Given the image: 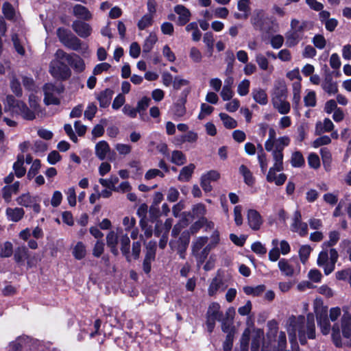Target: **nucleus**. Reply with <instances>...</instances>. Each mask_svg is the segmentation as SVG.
<instances>
[{"mask_svg":"<svg viewBox=\"0 0 351 351\" xmlns=\"http://www.w3.org/2000/svg\"><path fill=\"white\" fill-rule=\"evenodd\" d=\"M38 100L37 96L33 93L30 94L29 96V109L24 102L16 100L12 95H8L6 97L5 106H8L13 113L21 115L23 119L33 120L36 118V113L38 112Z\"/></svg>","mask_w":351,"mask_h":351,"instance_id":"nucleus-1","label":"nucleus"},{"mask_svg":"<svg viewBox=\"0 0 351 351\" xmlns=\"http://www.w3.org/2000/svg\"><path fill=\"white\" fill-rule=\"evenodd\" d=\"M342 337L346 340L345 343L351 344V315L348 312L344 313L341 319V330L338 324H335L332 327V337L336 346L341 347L343 345Z\"/></svg>","mask_w":351,"mask_h":351,"instance_id":"nucleus-2","label":"nucleus"},{"mask_svg":"<svg viewBox=\"0 0 351 351\" xmlns=\"http://www.w3.org/2000/svg\"><path fill=\"white\" fill-rule=\"evenodd\" d=\"M304 322V316H299L298 317L292 316L289 319V325L287 328V331L291 343L295 341L296 331L298 330L300 343L303 345L306 343V334L304 326H303Z\"/></svg>","mask_w":351,"mask_h":351,"instance_id":"nucleus-3","label":"nucleus"},{"mask_svg":"<svg viewBox=\"0 0 351 351\" xmlns=\"http://www.w3.org/2000/svg\"><path fill=\"white\" fill-rule=\"evenodd\" d=\"M338 256V253L334 248H331L329 252L323 250L319 254L317 263L318 266L324 268L325 274L328 275L335 269Z\"/></svg>","mask_w":351,"mask_h":351,"instance_id":"nucleus-4","label":"nucleus"},{"mask_svg":"<svg viewBox=\"0 0 351 351\" xmlns=\"http://www.w3.org/2000/svg\"><path fill=\"white\" fill-rule=\"evenodd\" d=\"M220 304L217 302H212L208 308L206 313V326L209 332H212L215 326V321H221L223 316L220 311Z\"/></svg>","mask_w":351,"mask_h":351,"instance_id":"nucleus-5","label":"nucleus"},{"mask_svg":"<svg viewBox=\"0 0 351 351\" xmlns=\"http://www.w3.org/2000/svg\"><path fill=\"white\" fill-rule=\"evenodd\" d=\"M49 72L55 78L62 80L69 78L71 75V69L65 63L56 60L51 62Z\"/></svg>","mask_w":351,"mask_h":351,"instance_id":"nucleus-6","label":"nucleus"},{"mask_svg":"<svg viewBox=\"0 0 351 351\" xmlns=\"http://www.w3.org/2000/svg\"><path fill=\"white\" fill-rule=\"evenodd\" d=\"M19 206L31 208L36 214L40 212V199L37 196L31 195L29 193H23L16 198Z\"/></svg>","mask_w":351,"mask_h":351,"instance_id":"nucleus-7","label":"nucleus"},{"mask_svg":"<svg viewBox=\"0 0 351 351\" xmlns=\"http://www.w3.org/2000/svg\"><path fill=\"white\" fill-rule=\"evenodd\" d=\"M228 285L226 280L223 279L222 276L218 273L215 277H214L208 287V295L210 297L216 296L218 293L223 292Z\"/></svg>","mask_w":351,"mask_h":351,"instance_id":"nucleus-8","label":"nucleus"},{"mask_svg":"<svg viewBox=\"0 0 351 351\" xmlns=\"http://www.w3.org/2000/svg\"><path fill=\"white\" fill-rule=\"evenodd\" d=\"M291 230L302 237L306 236L308 234V225L302 221V215L298 210H295L293 213Z\"/></svg>","mask_w":351,"mask_h":351,"instance_id":"nucleus-9","label":"nucleus"},{"mask_svg":"<svg viewBox=\"0 0 351 351\" xmlns=\"http://www.w3.org/2000/svg\"><path fill=\"white\" fill-rule=\"evenodd\" d=\"M62 88L55 86L52 84H47L44 86L45 99L44 101L47 105L60 104L59 99L56 97L57 94L60 93Z\"/></svg>","mask_w":351,"mask_h":351,"instance_id":"nucleus-10","label":"nucleus"},{"mask_svg":"<svg viewBox=\"0 0 351 351\" xmlns=\"http://www.w3.org/2000/svg\"><path fill=\"white\" fill-rule=\"evenodd\" d=\"M269 20L265 11L262 9H256L251 19L252 24L256 29L262 30L265 28V24Z\"/></svg>","mask_w":351,"mask_h":351,"instance_id":"nucleus-11","label":"nucleus"},{"mask_svg":"<svg viewBox=\"0 0 351 351\" xmlns=\"http://www.w3.org/2000/svg\"><path fill=\"white\" fill-rule=\"evenodd\" d=\"M72 29L81 38H86L90 36L92 33V27L84 21L76 20L72 23Z\"/></svg>","mask_w":351,"mask_h":351,"instance_id":"nucleus-12","label":"nucleus"},{"mask_svg":"<svg viewBox=\"0 0 351 351\" xmlns=\"http://www.w3.org/2000/svg\"><path fill=\"white\" fill-rule=\"evenodd\" d=\"M304 29H290L285 34L286 45L289 47H293L297 45L303 38Z\"/></svg>","mask_w":351,"mask_h":351,"instance_id":"nucleus-13","label":"nucleus"},{"mask_svg":"<svg viewBox=\"0 0 351 351\" xmlns=\"http://www.w3.org/2000/svg\"><path fill=\"white\" fill-rule=\"evenodd\" d=\"M207 241V237H199L196 239L193 245V253L201 263L204 262L206 257L208 250L206 247L204 248L202 251V254L201 255L199 254V251L204 246Z\"/></svg>","mask_w":351,"mask_h":351,"instance_id":"nucleus-14","label":"nucleus"},{"mask_svg":"<svg viewBox=\"0 0 351 351\" xmlns=\"http://www.w3.org/2000/svg\"><path fill=\"white\" fill-rule=\"evenodd\" d=\"M234 313V310L232 308H230L227 312L226 315L227 317L226 318H221V330L223 332L227 333V337L228 339L232 338V319H233V315Z\"/></svg>","mask_w":351,"mask_h":351,"instance_id":"nucleus-15","label":"nucleus"},{"mask_svg":"<svg viewBox=\"0 0 351 351\" xmlns=\"http://www.w3.org/2000/svg\"><path fill=\"white\" fill-rule=\"evenodd\" d=\"M247 221L250 227L257 230L261 228L263 223V220L259 213L254 209H250L247 214Z\"/></svg>","mask_w":351,"mask_h":351,"instance_id":"nucleus-16","label":"nucleus"},{"mask_svg":"<svg viewBox=\"0 0 351 351\" xmlns=\"http://www.w3.org/2000/svg\"><path fill=\"white\" fill-rule=\"evenodd\" d=\"M271 103L275 109L281 114H286L289 112L291 109L290 104L285 99H278V97H271Z\"/></svg>","mask_w":351,"mask_h":351,"instance_id":"nucleus-17","label":"nucleus"},{"mask_svg":"<svg viewBox=\"0 0 351 351\" xmlns=\"http://www.w3.org/2000/svg\"><path fill=\"white\" fill-rule=\"evenodd\" d=\"M5 215L9 221L18 222L23 218L25 210L19 207L8 208L5 210Z\"/></svg>","mask_w":351,"mask_h":351,"instance_id":"nucleus-18","label":"nucleus"},{"mask_svg":"<svg viewBox=\"0 0 351 351\" xmlns=\"http://www.w3.org/2000/svg\"><path fill=\"white\" fill-rule=\"evenodd\" d=\"M335 125L332 121L328 118H325L323 121H317L315 124V134L320 135L325 132L332 131Z\"/></svg>","mask_w":351,"mask_h":351,"instance_id":"nucleus-19","label":"nucleus"},{"mask_svg":"<svg viewBox=\"0 0 351 351\" xmlns=\"http://www.w3.org/2000/svg\"><path fill=\"white\" fill-rule=\"evenodd\" d=\"M175 12L179 16L178 23L180 25H185L191 17L190 11L182 5H178L174 8Z\"/></svg>","mask_w":351,"mask_h":351,"instance_id":"nucleus-20","label":"nucleus"},{"mask_svg":"<svg viewBox=\"0 0 351 351\" xmlns=\"http://www.w3.org/2000/svg\"><path fill=\"white\" fill-rule=\"evenodd\" d=\"M317 324L324 335H328L331 329L330 321L326 312L317 315Z\"/></svg>","mask_w":351,"mask_h":351,"instance_id":"nucleus-21","label":"nucleus"},{"mask_svg":"<svg viewBox=\"0 0 351 351\" xmlns=\"http://www.w3.org/2000/svg\"><path fill=\"white\" fill-rule=\"evenodd\" d=\"M73 14L75 16L82 20L88 21L92 19V14L84 6L76 4L73 8Z\"/></svg>","mask_w":351,"mask_h":351,"instance_id":"nucleus-22","label":"nucleus"},{"mask_svg":"<svg viewBox=\"0 0 351 351\" xmlns=\"http://www.w3.org/2000/svg\"><path fill=\"white\" fill-rule=\"evenodd\" d=\"M68 64L77 73H81L85 69L84 61L76 53H72L71 58L69 60Z\"/></svg>","mask_w":351,"mask_h":351,"instance_id":"nucleus-23","label":"nucleus"},{"mask_svg":"<svg viewBox=\"0 0 351 351\" xmlns=\"http://www.w3.org/2000/svg\"><path fill=\"white\" fill-rule=\"evenodd\" d=\"M322 88L329 95H335L338 92L337 82L332 80L331 76L328 75L322 83Z\"/></svg>","mask_w":351,"mask_h":351,"instance_id":"nucleus-24","label":"nucleus"},{"mask_svg":"<svg viewBox=\"0 0 351 351\" xmlns=\"http://www.w3.org/2000/svg\"><path fill=\"white\" fill-rule=\"evenodd\" d=\"M110 148L108 143L105 141L98 142L95 145V155L101 160L106 158L107 154L110 152Z\"/></svg>","mask_w":351,"mask_h":351,"instance_id":"nucleus-25","label":"nucleus"},{"mask_svg":"<svg viewBox=\"0 0 351 351\" xmlns=\"http://www.w3.org/2000/svg\"><path fill=\"white\" fill-rule=\"evenodd\" d=\"M252 95L254 100L260 105L265 106L268 103V97L266 91L262 88H254Z\"/></svg>","mask_w":351,"mask_h":351,"instance_id":"nucleus-26","label":"nucleus"},{"mask_svg":"<svg viewBox=\"0 0 351 351\" xmlns=\"http://www.w3.org/2000/svg\"><path fill=\"white\" fill-rule=\"evenodd\" d=\"M112 95L113 91L109 88H107L101 91L99 94H98V95L97 96V99L99 102L100 107H108L112 99Z\"/></svg>","mask_w":351,"mask_h":351,"instance_id":"nucleus-27","label":"nucleus"},{"mask_svg":"<svg viewBox=\"0 0 351 351\" xmlns=\"http://www.w3.org/2000/svg\"><path fill=\"white\" fill-rule=\"evenodd\" d=\"M19 186V182H15L13 184L3 188L2 196L6 202L8 203L11 201L12 195L18 192Z\"/></svg>","mask_w":351,"mask_h":351,"instance_id":"nucleus-28","label":"nucleus"},{"mask_svg":"<svg viewBox=\"0 0 351 351\" xmlns=\"http://www.w3.org/2000/svg\"><path fill=\"white\" fill-rule=\"evenodd\" d=\"M195 166L194 164H189L187 166L184 167L180 172L178 179L180 182H188L190 180L192 174L194 172Z\"/></svg>","mask_w":351,"mask_h":351,"instance_id":"nucleus-29","label":"nucleus"},{"mask_svg":"<svg viewBox=\"0 0 351 351\" xmlns=\"http://www.w3.org/2000/svg\"><path fill=\"white\" fill-rule=\"evenodd\" d=\"M237 8L243 14L235 13L234 16L237 19H247L250 13V1L246 0H239L237 3Z\"/></svg>","mask_w":351,"mask_h":351,"instance_id":"nucleus-30","label":"nucleus"},{"mask_svg":"<svg viewBox=\"0 0 351 351\" xmlns=\"http://www.w3.org/2000/svg\"><path fill=\"white\" fill-rule=\"evenodd\" d=\"M107 245L110 248L111 252L114 254H118L117 247L118 243V236L114 231H110L106 236Z\"/></svg>","mask_w":351,"mask_h":351,"instance_id":"nucleus-31","label":"nucleus"},{"mask_svg":"<svg viewBox=\"0 0 351 351\" xmlns=\"http://www.w3.org/2000/svg\"><path fill=\"white\" fill-rule=\"evenodd\" d=\"M121 250L123 254L126 257L128 261H130V240L127 234H123L120 237Z\"/></svg>","mask_w":351,"mask_h":351,"instance_id":"nucleus-32","label":"nucleus"},{"mask_svg":"<svg viewBox=\"0 0 351 351\" xmlns=\"http://www.w3.org/2000/svg\"><path fill=\"white\" fill-rule=\"evenodd\" d=\"M24 160L23 155H18L17 160L13 165L14 173L18 178L23 177L26 173V169L23 167Z\"/></svg>","mask_w":351,"mask_h":351,"instance_id":"nucleus-33","label":"nucleus"},{"mask_svg":"<svg viewBox=\"0 0 351 351\" xmlns=\"http://www.w3.org/2000/svg\"><path fill=\"white\" fill-rule=\"evenodd\" d=\"M157 40L158 37L156 34L154 32H151L144 41L143 45V52L146 53L150 52Z\"/></svg>","mask_w":351,"mask_h":351,"instance_id":"nucleus-34","label":"nucleus"},{"mask_svg":"<svg viewBox=\"0 0 351 351\" xmlns=\"http://www.w3.org/2000/svg\"><path fill=\"white\" fill-rule=\"evenodd\" d=\"M278 267L282 274L286 276H293L294 274V269L291 265L289 264L287 260L281 259L278 262Z\"/></svg>","mask_w":351,"mask_h":351,"instance_id":"nucleus-35","label":"nucleus"},{"mask_svg":"<svg viewBox=\"0 0 351 351\" xmlns=\"http://www.w3.org/2000/svg\"><path fill=\"white\" fill-rule=\"evenodd\" d=\"M290 141L291 140L287 136L279 137L275 141L272 151L283 153L285 147L289 145Z\"/></svg>","mask_w":351,"mask_h":351,"instance_id":"nucleus-36","label":"nucleus"},{"mask_svg":"<svg viewBox=\"0 0 351 351\" xmlns=\"http://www.w3.org/2000/svg\"><path fill=\"white\" fill-rule=\"evenodd\" d=\"M271 152L272 160H273V166L272 168L277 169L278 171H281L283 170V153L279 152Z\"/></svg>","mask_w":351,"mask_h":351,"instance_id":"nucleus-37","label":"nucleus"},{"mask_svg":"<svg viewBox=\"0 0 351 351\" xmlns=\"http://www.w3.org/2000/svg\"><path fill=\"white\" fill-rule=\"evenodd\" d=\"M263 339V331L260 329L254 330L251 344V351H258Z\"/></svg>","mask_w":351,"mask_h":351,"instance_id":"nucleus-38","label":"nucleus"},{"mask_svg":"<svg viewBox=\"0 0 351 351\" xmlns=\"http://www.w3.org/2000/svg\"><path fill=\"white\" fill-rule=\"evenodd\" d=\"M306 330H305V334H306L308 338L314 339L315 337V322L314 317L311 314H308L307 315V322L306 325Z\"/></svg>","mask_w":351,"mask_h":351,"instance_id":"nucleus-39","label":"nucleus"},{"mask_svg":"<svg viewBox=\"0 0 351 351\" xmlns=\"http://www.w3.org/2000/svg\"><path fill=\"white\" fill-rule=\"evenodd\" d=\"M72 254L75 258L77 260L84 258L86 255L85 245L81 241L77 242L73 247Z\"/></svg>","mask_w":351,"mask_h":351,"instance_id":"nucleus-40","label":"nucleus"},{"mask_svg":"<svg viewBox=\"0 0 351 351\" xmlns=\"http://www.w3.org/2000/svg\"><path fill=\"white\" fill-rule=\"evenodd\" d=\"M63 45L70 49L79 51L81 49L82 41L75 36L71 34Z\"/></svg>","mask_w":351,"mask_h":351,"instance_id":"nucleus-41","label":"nucleus"},{"mask_svg":"<svg viewBox=\"0 0 351 351\" xmlns=\"http://www.w3.org/2000/svg\"><path fill=\"white\" fill-rule=\"evenodd\" d=\"M278 349H276L275 348H272V347L269 348L267 346H263V348H262V351H280V350H282L286 347V344H287L286 335L284 332H280V334L278 335Z\"/></svg>","mask_w":351,"mask_h":351,"instance_id":"nucleus-42","label":"nucleus"},{"mask_svg":"<svg viewBox=\"0 0 351 351\" xmlns=\"http://www.w3.org/2000/svg\"><path fill=\"white\" fill-rule=\"evenodd\" d=\"M243 289L245 294L256 297L261 295L265 291V286L263 285L256 287L245 286Z\"/></svg>","mask_w":351,"mask_h":351,"instance_id":"nucleus-43","label":"nucleus"},{"mask_svg":"<svg viewBox=\"0 0 351 351\" xmlns=\"http://www.w3.org/2000/svg\"><path fill=\"white\" fill-rule=\"evenodd\" d=\"M13 254V245L10 241L0 243V257L8 258Z\"/></svg>","mask_w":351,"mask_h":351,"instance_id":"nucleus-44","label":"nucleus"},{"mask_svg":"<svg viewBox=\"0 0 351 351\" xmlns=\"http://www.w3.org/2000/svg\"><path fill=\"white\" fill-rule=\"evenodd\" d=\"M186 31L188 32H192L193 40L197 42L200 40L202 33L198 29V25L196 22H191L186 26Z\"/></svg>","mask_w":351,"mask_h":351,"instance_id":"nucleus-45","label":"nucleus"},{"mask_svg":"<svg viewBox=\"0 0 351 351\" xmlns=\"http://www.w3.org/2000/svg\"><path fill=\"white\" fill-rule=\"evenodd\" d=\"M198 135L193 131H189L186 134L176 138V141L178 144H182L184 142L195 143L197 141Z\"/></svg>","mask_w":351,"mask_h":351,"instance_id":"nucleus-46","label":"nucleus"},{"mask_svg":"<svg viewBox=\"0 0 351 351\" xmlns=\"http://www.w3.org/2000/svg\"><path fill=\"white\" fill-rule=\"evenodd\" d=\"M219 117L222 121L225 128L228 129H233L237 126V121L230 116H229L228 114L223 112H221L219 114Z\"/></svg>","mask_w":351,"mask_h":351,"instance_id":"nucleus-47","label":"nucleus"},{"mask_svg":"<svg viewBox=\"0 0 351 351\" xmlns=\"http://www.w3.org/2000/svg\"><path fill=\"white\" fill-rule=\"evenodd\" d=\"M273 248L269 252V259L272 262H275L278 260L280 254V252L278 247L279 241L278 239H274L271 241Z\"/></svg>","mask_w":351,"mask_h":351,"instance_id":"nucleus-48","label":"nucleus"},{"mask_svg":"<svg viewBox=\"0 0 351 351\" xmlns=\"http://www.w3.org/2000/svg\"><path fill=\"white\" fill-rule=\"evenodd\" d=\"M260 150L258 152V160L261 171L265 173L267 169L268 160L266 154L264 152L262 146L259 145Z\"/></svg>","mask_w":351,"mask_h":351,"instance_id":"nucleus-49","label":"nucleus"},{"mask_svg":"<svg viewBox=\"0 0 351 351\" xmlns=\"http://www.w3.org/2000/svg\"><path fill=\"white\" fill-rule=\"evenodd\" d=\"M119 182V178L116 176H112L108 179L100 178L99 182L104 187L110 189L111 191H115L116 184Z\"/></svg>","mask_w":351,"mask_h":351,"instance_id":"nucleus-50","label":"nucleus"},{"mask_svg":"<svg viewBox=\"0 0 351 351\" xmlns=\"http://www.w3.org/2000/svg\"><path fill=\"white\" fill-rule=\"evenodd\" d=\"M171 161L176 165L180 166L186 162V158L181 151L175 150L171 154Z\"/></svg>","mask_w":351,"mask_h":351,"instance_id":"nucleus-51","label":"nucleus"},{"mask_svg":"<svg viewBox=\"0 0 351 351\" xmlns=\"http://www.w3.org/2000/svg\"><path fill=\"white\" fill-rule=\"evenodd\" d=\"M268 135V138L265 143V148L267 152H271L274 147V142L277 139L276 130L272 128H269Z\"/></svg>","mask_w":351,"mask_h":351,"instance_id":"nucleus-52","label":"nucleus"},{"mask_svg":"<svg viewBox=\"0 0 351 351\" xmlns=\"http://www.w3.org/2000/svg\"><path fill=\"white\" fill-rule=\"evenodd\" d=\"M28 256V250L25 246H21L16 249L14 252V260L16 263H21Z\"/></svg>","mask_w":351,"mask_h":351,"instance_id":"nucleus-53","label":"nucleus"},{"mask_svg":"<svg viewBox=\"0 0 351 351\" xmlns=\"http://www.w3.org/2000/svg\"><path fill=\"white\" fill-rule=\"evenodd\" d=\"M239 172L244 178V182L249 186H251L254 184V178L252 176V173L249 170V169L242 165L239 167Z\"/></svg>","mask_w":351,"mask_h":351,"instance_id":"nucleus-54","label":"nucleus"},{"mask_svg":"<svg viewBox=\"0 0 351 351\" xmlns=\"http://www.w3.org/2000/svg\"><path fill=\"white\" fill-rule=\"evenodd\" d=\"M153 23V16L152 14H145L138 21L137 23L138 28L140 30H143L147 27H150Z\"/></svg>","mask_w":351,"mask_h":351,"instance_id":"nucleus-55","label":"nucleus"},{"mask_svg":"<svg viewBox=\"0 0 351 351\" xmlns=\"http://www.w3.org/2000/svg\"><path fill=\"white\" fill-rule=\"evenodd\" d=\"M287 89L286 85L280 82L275 87V90L272 94V97H278V99H285L287 97Z\"/></svg>","mask_w":351,"mask_h":351,"instance_id":"nucleus-56","label":"nucleus"},{"mask_svg":"<svg viewBox=\"0 0 351 351\" xmlns=\"http://www.w3.org/2000/svg\"><path fill=\"white\" fill-rule=\"evenodd\" d=\"M291 164L293 167H301L304 165V158L300 152L292 154Z\"/></svg>","mask_w":351,"mask_h":351,"instance_id":"nucleus-57","label":"nucleus"},{"mask_svg":"<svg viewBox=\"0 0 351 351\" xmlns=\"http://www.w3.org/2000/svg\"><path fill=\"white\" fill-rule=\"evenodd\" d=\"M250 82L249 80L244 79L237 86V93L243 97L249 93Z\"/></svg>","mask_w":351,"mask_h":351,"instance_id":"nucleus-58","label":"nucleus"},{"mask_svg":"<svg viewBox=\"0 0 351 351\" xmlns=\"http://www.w3.org/2000/svg\"><path fill=\"white\" fill-rule=\"evenodd\" d=\"M304 105L306 107H315L316 106V94L313 90H308L304 97Z\"/></svg>","mask_w":351,"mask_h":351,"instance_id":"nucleus-59","label":"nucleus"},{"mask_svg":"<svg viewBox=\"0 0 351 351\" xmlns=\"http://www.w3.org/2000/svg\"><path fill=\"white\" fill-rule=\"evenodd\" d=\"M206 214V208L203 204H197L192 208V215L193 217L202 218Z\"/></svg>","mask_w":351,"mask_h":351,"instance_id":"nucleus-60","label":"nucleus"},{"mask_svg":"<svg viewBox=\"0 0 351 351\" xmlns=\"http://www.w3.org/2000/svg\"><path fill=\"white\" fill-rule=\"evenodd\" d=\"M203 41L207 47L208 51L211 56L213 51L215 41L213 33L210 32L205 33L203 36Z\"/></svg>","mask_w":351,"mask_h":351,"instance_id":"nucleus-61","label":"nucleus"},{"mask_svg":"<svg viewBox=\"0 0 351 351\" xmlns=\"http://www.w3.org/2000/svg\"><path fill=\"white\" fill-rule=\"evenodd\" d=\"M64 192L66 195V199L68 201L69 206L71 207H74L77 203V195L75 188L73 186L70 187Z\"/></svg>","mask_w":351,"mask_h":351,"instance_id":"nucleus-62","label":"nucleus"},{"mask_svg":"<svg viewBox=\"0 0 351 351\" xmlns=\"http://www.w3.org/2000/svg\"><path fill=\"white\" fill-rule=\"evenodd\" d=\"M189 57L193 62L199 63L202 60L203 55L199 49L192 47L189 51Z\"/></svg>","mask_w":351,"mask_h":351,"instance_id":"nucleus-63","label":"nucleus"},{"mask_svg":"<svg viewBox=\"0 0 351 351\" xmlns=\"http://www.w3.org/2000/svg\"><path fill=\"white\" fill-rule=\"evenodd\" d=\"M250 330L246 328L241 338V351H248V344L250 341Z\"/></svg>","mask_w":351,"mask_h":351,"instance_id":"nucleus-64","label":"nucleus"}]
</instances>
